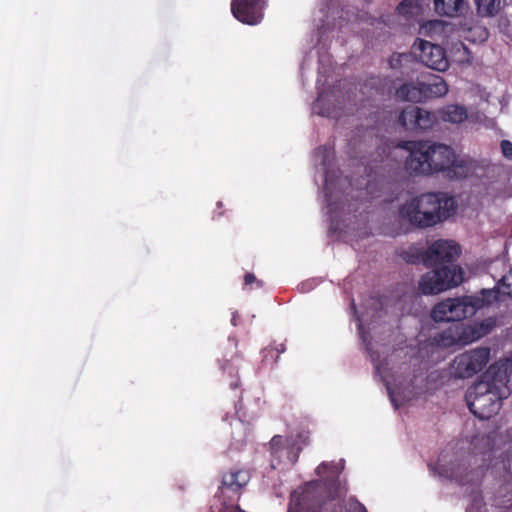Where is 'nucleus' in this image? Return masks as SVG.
Returning a JSON list of instances; mask_svg holds the SVG:
<instances>
[{
    "mask_svg": "<svg viewBox=\"0 0 512 512\" xmlns=\"http://www.w3.org/2000/svg\"><path fill=\"white\" fill-rule=\"evenodd\" d=\"M409 145L405 168L411 175L429 176L441 173L446 179L461 180L467 178L474 168L472 160L458 157L445 144L417 141Z\"/></svg>",
    "mask_w": 512,
    "mask_h": 512,
    "instance_id": "nucleus-1",
    "label": "nucleus"
},
{
    "mask_svg": "<svg viewBox=\"0 0 512 512\" xmlns=\"http://www.w3.org/2000/svg\"><path fill=\"white\" fill-rule=\"evenodd\" d=\"M461 254L460 246L451 240H437L424 251V265L433 268L421 276L419 291L424 295L439 294L460 285L463 270L454 262Z\"/></svg>",
    "mask_w": 512,
    "mask_h": 512,
    "instance_id": "nucleus-2",
    "label": "nucleus"
},
{
    "mask_svg": "<svg viewBox=\"0 0 512 512\" xmlns=\"http://www.w3.org/2000/svg\"><path fill=\"white\" fill-rule=\"evenodd\" d=\"M455 210V201L443 193H425L404 203L398 209L401 222L413 227H431L450 217Z\"/></svg>",
    "mask_w": 512,
    "mask_h": 512,
    "instance_id": "nucleus-3",
    "label": "nucleus"
},
{
    "mask_svg": "<svg viewBox=\"0 0 512 512\" xmlns=\"http://www.w3.org/2000/svg\"><path fill=\"white\" fill-rule=\"evenodd\" d=\"M502 290L498 283L491 289H482L479 296H463L441 301L431 311L435 322H460L473 316L479 309L500 300Z\"/></svg>",
    "mask_w": 512,
    "mask_h": 512,
    "instance_id": "nucleus-4",
    "label": "nucleus"
},
{
    "mask_svg": "<svg viewBox=\"0 0 512 512\" xmlns=\"http://www.w3.org/2000/svg\"><path fill=\"white\" fill-rule=\"evenodd\" d=\"M345 467V462L340 459L338 462H322L315 470L319 480H312L302 487L312 486L323 503L335 500L347 493L346 481L342 482L340 475Z\"/></svg>",
    "mask_w": 512,
    "mask_h": 512,
    "instance_id": "nucleus-5",
    "label": "nucleus"
},
{
    "mask_svg": "<svg viewBox=\"0 0 512 512\" xmlns=\"http://www.w3.org/2000/svg\"><path fill=\"white\" fill-rule=\"evenodd\" d=\"M470 412L481 420H488L498 414L503 397L489 390L485 383H475L466 393Z\"/></svg>",
    "mask_w": 512,
    "mask_h": 512,
    "instance_id": "nucleus-6",
    "label": "nucleus"
},
{
    "mask_svg": "<svg viewBox=\"0 0 512 512\" xmlns=\"http://www.w3.org/2000/svg\"><path fill=\"white\" fill-rule=\"evenodd\" d=\"M250 480L251 472L246 468L233 467L221 473L216 492L221 507L238 504Z\"/></svg>",
    "mask_w": 512,
    "mask_h": 512,
    "instance_id": "nucleus-7",
    "label": "nucleus"
},
{
    "mask_svg": "<svg viewBox=\"0 0 512 512\" xmlns=\"http://www.w3.org/2000/svg\"><path fill=\"white\" fill-rule=\"evenodd\" d=\"M495 325L496 321L493 318H487L467 327H464L463 324H457L454 329L450 328L439 334L438 341L446 347L453 345H466L489 334Z\"/></svg>",
    "mask_w": 512,
    "mask_h": 512,
    "instance_id": "nucleus-8",
    "label": "nucleus"
},
{
    "mask_svg": "<svg viewBox=\"0 0 512 512\" xmlns=\"http://www.w3.org/2000/svg\"><path fill=\"white\" fill-rule=\"evenodd\" d=\"M490 359V349L480 347L462 353L454 358L450 364V375L454 378H470L480 372Z\"/></svg>",
    "mask_w": 512,
    "mask_h": 512,
    "instance_id": "nucleus-9",
    "label": "nucleus"
},
{
    "mask_svg": "<svg viewBox=\"0 0 512 512\" xmlns=\"http://www.w3.org/2000/svg\"><path fill=\"white\" fill-rule=\"evenodd\" d=\"M437 121L438 117L434 112L413 105L405 107L398 117L404 130L412 133L431 130Z\"/></svg>",
    "mask_w": 512,
    "mask_h": 512,
    "instance_id": "nucleus-10",
    "label": "nucleus"
},
{
    "mask_svg": "<svg viewBox=\"0 0 512 512\" xmlns=\"http://www.w3.org/2000/svg\"><path fill=\"white\" fill-rule=\"evenodd\" d=\"M511 373L512 369L507 362L494 363L477 383L487 384L489 390L506 399L512 392V384L510 382Z\"/></svg>",
    "mask_w": 512,
    "mask_h": 512,
    "instance_id": "nucleus-11",
    "label": "nucleus"
},
{
    "mask_svg": "<svg viewBox=\"0 0 512 512\" xmlns=\"http://www.w3.org/2000/svg\"><path fill=\"white\" fill-rule=\"evenodd\" d=\"M267 0H232L231 13L241 23L257 25L264 17Z\"/></svg>",
    "mask_w": 512,
    "mask_h": 512,
    "instance_id": "nucleus-12",
    "label": "nucleus"
},
{
    "mask_svg": "<svg viewBox=\"0 0 512 512\" xmlns=\"http://www.w3.org/2000/svg\"><path fill=\"white\" fill-rule=\"evenodd\" d=\"M311 487L300 486L294 490L290 495L286 512H320L325 503Z\"/></svg>",
    "mask_w": 512,
    "mask_h": 512,
    "instance_id": "nucleus-13",
    "label": "nucleus"
},
{
    "mask_svg": "<svg viewBox=\"0 0 512 512\" xmlns=\"http://www.w3.org/2000/svg\"><path fill=\"white\" fill-rule=\"evenodd\" d=\"M418 44H414L415 52L418 51V58L425 66L436 70L445 71L449 62L445 50L437 44L418 39Z\"/></svg>",
    "mask_w": 512,
    "mask_h": 512,
    "instance_id": "nucleus-14",
    "label": "nucleus"
},
{
    "mask_svg": "<svg viewBox=\"0 0 512 512\" xmlns=\"http://www.w3.org/2000/svg\"><path fill=\"white\" fill-rule=\"evenodd\" d=\"M423 101L426 99L445 96L448 93V85L444 79L438 75H428L420 80Z\"/></svg>",
    "mask_w": 512,
    "mask_h": 512,
    "instance_id": "nucleus-15",
    "label": "nucleus"
},
{
    "mask_svg": "<svg viewBox=\"0 0 512 512\" xmlns=\"http://www.w3.org/2000/svg\"><path fill=\"white\" fill-rule=\"evenodd\" d=\"M422 93L421 83L418 79L417 82L403 83L396 89L395 97L400 101L421 102L423 101Z\"/></svg>",
    "mask_w": 512,
    "mask_h": 512,
    "instance_id": "nucleus-16",
    "label": "nucleus"
},
{
    "mask_svg": "<svg viewBox=\"0 0 512 512\" xmlns=\"http://www.w3.org/2000/svg\"><path fill=\"white\" fill-rule=\"evenodd\" d=\"M435 10L438 14L454 17L462 13L465 1L464 0H434Z\"/></svg>",
    "mask_w": 512,
    "mask_h": 512,
    "instance_id": "nucleus-17",
    "label": "nucleus"
},
{
    "mask_svg": "<svg viewBox=\"0 0 512 512\" xmlns=\"http://www.w3.org/2000/svg\"><path fill=\"white\" fill-rule=\"evenodd\" d=\"M310 433L308 430L302 429L296 435H292L286 439L287 447L290 453H293V461H297L299 453L303 447L309 444Z\"/></svg>",
    "mask_w": 512,
    "mask_h": 512,
    "instance_id": "nucleus-18",
    "label": "nucleus"
},
{
    "mask_svg": "<svg viewBox=\"0 0 512 512\" xmlns=\"http://www.w3.org/2000/svg\"><path fill=\"white\" fill-rule=\"evenodd\" d=\"M467 117V109L462 105H447L441 111V119L454 124L462 123Z\"/></svg>",
    "mask_w": 512,
    "mask_h": 512,
    "instance_id": "nucleus-19",
    "label": "nucleus"
},
{
    "mask_svg": "<svg viewBox=\"0 0 512 512\" xmlns=\"http://www.w3.org/2000/svg\"><path fill=\"white\" fill-rule=\"evenodd\" d=\"M286 351L284 343L272 344L262 349V365L273 367L280 355Z\"/></svg>",
    "mask_w": 512,
    "mask_h": 512,
    "instance_id": "nucleus-20",
    "label": "nucleus"
},
{
    "mask_svg": "<svg viewBox=\"0 0 512 512\" xmlns=\"http://www.w3.org/2000/svg\"><path fill=\"white\" fill-rule=\"evenodd\" d=\"M477 11L481 16H494L500 10V0H475Z\"/></svg>",
    "mask_w": 512,
    "mask_h": 512,
    "instance_id": "nucleus-21",
    "label": "nucleus"
},
{
    "mask_svg": "<svg viewBox=\"0 0 512 512\" xmlns=\"http://www.w3.org/2000/svg\"><path fill=\"white\" fill-rule=\"evenodd\" d=\"M433 471L441 477L455 479L460 485H466V484L474 482L475 474H477L475 471H471V477L466 478V477L454 474L453 471H449L443 465H439V464H437L433 467Z\"/></svg>",
    "mask_w": 512,
    "mask_h": 512,
    "instance_id": "nucleus-22",
    "label": "nucleus"
},
{
    "mask_svg": "<svg viewBox=\"0 0 512 512\" xmlns=\"http://www.w3.org/2000/svg\"><path fill=\"white\" fill-rule=\"evenodd\" d=\"M497 283L500 289H502V294L512 298V268Z\"/></svg>",
    "mask_w": 512,
    "mask_h": 512,
    "instance_id": "nucleus-23",
    "label": "nucleus"
},
{
    "mask_svg": "<svg viewBox=\"0 0 512 512\" xmlns=\"http://www.w3.org/2000/svg\"><path fill=\"white\" fill-rule=\"evenodd\" d=\"M240 354L238 352H235L231 357L223 358L220 361V366L223 371H228L229 374H233V372H238V365H234V361L237 358H240Z\"/></svg>",
    "mask_w": 512,
    "mask_h": 512,
    "instance_id": "nucleus-24",
    "label": "nucleus"
},
{
    "mask_svg": "<svg viewBox=\"0 0 512 512\" xmlns=\"http://www.w3.org/2000/svg\"><path fill=\"white\" fill-rule=\"evenodd\" d=\"M317 154L321 155V165L324 167H327L329 163L334 159V150L328 145L320 146L317 149Z\"/></svg>",
    "mask_w": 512,
    "mask_h": 512,
    "instance_id": "nucleus-25",
    "label": "nucleus"
},
{
    "mask_svg": "<svg viewBox=\"0 0 512 512\" xmlns=\"http://www.w3.org/2000/svg\"><path fill=\"white\" fill-rule=\"evenodd\" d=\"M403 259L410 264H417L420 262L424 264V252L410 249L403 253Z\"/></svg>",
    "mask_w": 512,
    "mask_h": 512,
    "instance_id": "nucleus-26",
    "label": "nucleus"
},
{
    "mask_svg": "<svg viewBox=\"0 0 512 512\" xmlns=\"http://www.w3.org/2000/svg\"><path fill=\"white\" fill-rule=\"evenodd\" d=\"M285 443L287 444V441L281 435L273 436L270 441L271 452L278 453L280 450H282L285 447Z\"/></svg>",
    "mask_w": 512,
    "mask_h": 512,
    "instance_id": "nucleus-27",
    "label": "nucleus"
},
{
    "mask_svg": "<svg viewBox=\"0 0 512 512\" xmlns=\"http://www.w3.org/2000/svg\"><path fill=\"white\" fill-rule=\"evenodd\" d=\"M411 9H412V1L411 0H403L396 7L398 14L403 15V16H409L412 13Z\"/></svg>",
    "mask_w": 512,
    "mask_h": 512,
    "instance_id": "nucleus-28",
    "label": "nucleus"
},
{
    "mask_svg": "<svg viewBox=\"0 0 512 512\" xmlns=\"http://www.w3.org/2000/svg\"><path fill=\"white\" fill-rule=\"evenodd\" d=\"M349 506L351 512H368L366 507L359 502L355 497L349 499Z\"/></svg>",
    "mask_w": 512,
    "mask_h": 512,
    "instance_id": "nucleus-29",
    "label": "nucleus"
},
{
    "mask_svg": "<svg viewBox=\"0 0 512 512\" xmlns=\"http://www.w3.org/2000/svg\"><path fill=\"white\" fill-rule=\"evenodd\" d=\"M500 147L503 155L509 160H512V142L509 140H502Z\"/></svg>",
    "mask_w": 512,
    "mask_h": 512,
    "instance_id": "nucleus-30",
    "label": "nucleus"
},
{
    "mask_svg": "<svg viewBox=\"0 0 512 512\" xmlns=\"http://www.w3.org/2000/svg\"><path fill=\"white\" fill-rule=\"evenodd\" d=\"M324 189H325V195H326V199H327V202H328V206H329V210L330 212L333 211V204H332V201H331V198H332V193L330 191V182H329V178H328V174L326 173V177H325V185H324Z\"/></svg>",
    "mask_w": 512,
    "mask_h": 512,
    "instance_id": "nucleus-31",
    "label": "nucleus"
},
{
    "mask_svg": "<svg viewBox=\"0 0 512 512\" xmlns=\"http://www.w3.org/2000/svg\"><path fill=\"white\" fill-rule=\"evenodd\" d=\"M253 283H256L258 287L262 286V281L257 280V278L255 277V275L253 273H246L244 276V285L250 286Z\"/></svg>",
    "mask_w": 512,
    "mask_h": 512,
    "instance_id": "nucleus-32",
    "label": "nucleus"
},
{
    "mask_svg": "<svg viewBox=\"0 0 512 512\" xmlns=\"http://www.w3.org/2000/svg\"><path fill=\"white\" fill-rule=\"evenodd\" d=\"M402 54H393L389 63L392 68H399L401 65Z\"/></svg>",
    "mask_w": 512,
    "mask_h": 512,
    "instance_id": "nucleus-33",
    "label": "nucleus"
},
{
    "mask_svg": "<svg viewBox=\"0 0 512 512\" xmlns=\"http://www.w3.org/2000/svg\"><path fill=\"white\" fill-rule=\"evenodd\" d=\"M239 319H240V316H239L238 312L237 311L233 312L232 318H231V324L233 326H237Z\"/></svg>",
    "mask_w": 512,
    "mask_h": 512,
    "instance_id": "nucleus-34",
    "label": "nucleus"
},
{
    "mask_svg": "<svg viewBox=\"0 0 512 512\" xmlns=\"http://www.w3.org/2000/svg\"><path fill=\"white\" fill-rule=\"evenodd\" d=\"M323 103H324V97L322 95H320L315 102V107H322Z\"/></svg>",
    "mask_w": 512,
    "mask_h": 512,
    "instance_id": "nucleus-35",
    "label": "nucleus"
},
{
    "mask_svg": "<svg viewBox=\"0 0 512 512\" xmlns=\"http://www.w3.org/2000/svg\"><path fill=\"white\" fill-rule=\"evenodd\" d=\"M230 385L233 389H236L239 386V383L238 381H232Z\"/></svg>",
    "mask_w": 512,
    "mask_h": 512,
    "instance_id": "nucleus-36",
    "label": "nucleus"
},
{
    "mask_svg": "<svg viewBox=\"0 0 512 512\" xmlns=\"http://www.w3.org/2000/svg\"><path fill=\"white\" fill-rule=\"evenodd\" d=\"M320 114H321V115H324V116H330V113H329V112H327V113H326V112H324V111H320Z\"/></svg>",
    "mask_w": 512,
    "mask_h": 512,
    "instance_id": "nucleus-37",
    "label": "nucleus"
}]
</instances>
